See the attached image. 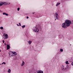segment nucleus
<instances>
[{"label": "nucleus", "mask_w": 73, "mask_h": 73, "mask_svg": "<svg viewBox=\"0 0 73 73\" xmlns=\"http://www.w3.org/2000/svg\"><path fill=\"white\" fill-rule=\"evenodd\" d=\"M71 24V22L68 20H66L65 22L62 24V28L64 29H66L67 28V27H69Z\"/></svg>", "instance_id": "f257e3e1"}, {"label": "nucleus", "mask_w": 73, "mask_h": 73, "mask_svg": "<svg viewBox=\"0 0 73 73\" xmlns=\"http://www.w3.org/2000/svg\"><path fill=\"white\" fill-rule=\"evenodd\" d=\"M41 30V27L39 25H38L35 27H34L33 31L35 32H38V31Z\"/></svg>", "instance_id": "f03ea898"}, {"label": "nucleus", "mask_w": 73, "mask_h": 73, "mask_svg": "<svg viewBox=\"0 0 73 73\" xmlns=\"http://www.w3.org/2000/svg\"><path fill=\"white\" fill-rule=\"evenodd\" d=\"M54 17H56V19L55 20V21L56 20V19H58L59 16H58V13H56L54 15Z\"/></svg>", "instance_id": "7ed1b4c3"}, {"label": "nucleus", "mask_w": 73, "mask_h": 73, "mask_svg": "<svg viewBox=\"0 0 73 73\" xmlns=\"http://www.w3.org/2000/svg\"><path fill=\"white\" fill-rule=\"evenodd\" d=\"M17 55V53L16 52H12V54H11V56H15Z\"/></svg>", "instance_id": "20e7f679"}, {"label": "nucleus", "mask_w": 73, "mask_h": 73, "mask_svg": "<svg viewBox=\"0 0 73 73\" xmlns=\"http://www.w3.org/2000/svg\"><path fill=\"white\" fill-rule=\"evenodd\" d=\"M7 48V50H9V49H10V45L9 44H7V46H6Z\"/></svg>", "instance_id": "39448f33"}, {"label": "nucleus", "mask_w": 73, "mask_h": 73, "mask_svg": "<svg viewBox=\"0 0 73 73\" xmlns=\"http://www.w3.org/2000/svg\"><path fill=\"white\" fill-rule=\"evenodd\" d=\"M24 64H25V62L24 61H22V64H21V66H23V65H24Z\"/></svg>", "instance_id": "423d86ee"}, {"label": "nucleus", "mask_w": 73, "mask_h": 73, "mask_svg": "<svg viewBox=\"0 0 73 73\" xmlns=\"http://www.w3.org/2000/svg\"><path fill=\"white\" fill-rule=\"evenodd\" d=\"M43 71L41 70H38L37 71V73H43Z\"/></svg>", "instance_id": "0eeeda50"}, {"label": "nucleus", "mask_w": 73, "mask_h": 73, "mask_svg": "<svg viewBox=\"0 0 73 73\" xmlns=\"http://www.w3.org/2000/svg\"><path fill=\"white\" fill-rule=\"evenodd\" d=\"M8 35L7 34H5V38L7 39L8 38Z\"/></svg>", "instance_id": "6e6552de"}, {"label": "nucleus", "mask_w": 73, "mask_h": 73, "mask_svg": "<svg viewBox=\"0 0 73 73\" xmlns=\"http://www.w3.org/2000/svg\"><path fill=\"white\" fill-rule=\"evenodd\" d=\"M2 3H3V5L4 4V5H7L8 4V2H2Z\"/></svg>", "instance_id": "1a4fd4ad"}, {"label": "nucleus", "mask_w": 73, "mask_h": 73, "mask_svg": "<svg viewBox=\"0 0 73 73\" xmlns=\"http://www.w3.org/2000/svg\"><path fill=\"white\" fill-rule=\"evenodd\" d=\"M3 15H6L7 16H8V14L5 13H3Z\"/></svg>", "instance_id": "9d476101"}, {"label": "nucleus", "mask_w": 73, "mask_h": 73, "mask_svg": "<svg viewBox=\"0 0 73 73\" xmlns=\"http://www.w3.org/2000/svg\"><path fill=\"white\" fill-rule=\"evenodd\" d=\"M59 38H63V36L62 35H59Z\"/></svg>", "instance_id": "9b49d317"}, {"label": "nucleus", "mask_w": 73, "mask_h": 73, "mask_svg": "<svg viewBox=\"0 0 73 73\" xmlns=\"http://www.w3.org/2000/svg\"><path fill=\"white\" fill-rule=\"evenodd\" d=\"M62 70H64L65 68H64V66L62 65L61 66Z\"/></svg>", "instance_id": "f8f14e48"}, {"label": "nucleus", "mask_w": 73, "mask_h": 73, "mask_svg": "<svg viewBox=\"0 0 73 73\" xmlns=\"http://www.w3.org/2000/svg\"><path fill=\"white\" fill-rule=\"evenodd\" d=\"M68 68V66H66L65 67H64V70H66Z\"/></svg>", "instance_id": "ddd939ff"}, {"label": "nucleus", "mask_w": 73, "mask_h": 73, "mask_svg": "<svg viewBox=\"0 0 73 73\" xmlns=\"http://www.w3.org/2000/svg\"><path fill=\"white\" fill-rule=\"evenodd\" d=\"M60 4V3H56V6L58 7V5H59Z\"/></svg>", "instance_id": "4468645a"}, {"label": "nucleus", "mask_w": 73, "mask_h": 73, "mask_svg": "<svg viewBox=\"0 0 73 73\" xmlns=\"http://www.w3.org/2000/svg\"><path fill=\"white\" fill-rule=\"evenodd\" d=\"M11 70L10 69H9L8 70V73H11Z\"/></svg>", "instance_id": "2eb2a0df"}, {"label": "nucleus", "mask_w": 73, "mask_h": 73, "mask_svg": "<svg viewBox=\"0 0 73 73\" xmlns=\"http://www.w3.org/2000/svg\"><path fill=\"white\" fill-rule=\"evenodd\" d=\"M41 17V16H40V15L37 16H36V17H37V18H39V17Z\"/></svg>", "instance_id": "dca6fc26"}, {"label": "nucleus", "mask_w": 73, "mask_h": 73, "mask_svg": "<svg viewBox=\"0 0 73 73\" xmlns=\"http://www.w3.org/2000/svg\"><path fill=\"white\" fill-rule=\"evenodd\" d=\"M29 42V45H30V44H31V43H32V41H29L28 42Z\"/></svg>", "instance_id": "f3484780"}, {"label": "nucleus", "mask_w": 73, "mask_h": 73, "mask_svg": "<svg viewBox=\"0 0 73 73\" xmlns=\"http://www.w3.org/2000/svg\"><path fill=\"white\" fill-rule=\"evenodd\" d=\"M3 3H2V2L0 3V7H1V6H2V5H3Z\"/></svg>", "instance_id": "a211bd4d"}, {"label": "nucleus", "mask_w": 73, "mask_h": 73, "mask_svg": "<svg viewBox=\"0 0 73 73\" xmlns=\"http://www.w3.org/2000/svg\"><path fill=\"white\" fill-rule=\"evenodd\" d=\"M31 50H33V47L32 46L30 47Z\"/></svg>", "instance_id": "6ab92c4d"}, {"label": "nucleus", "mask_w": 73, "mask_h": 73, "mask_svg": "<svg viewBox=\"0 0 73 73\" xmlns=\"http://www.w3.org/2000/svg\"><path fill=\"white\" fill-rule=\"evenodd\" d=\"M60 52H63V49H62V48H60Z\"/></svg>", "instance_id": "aec40b11"}, {"label": "nucleus", "mask_w": 73, "mask_h": 73, "mask_svg": "<svg viewBox=\"0 0 73 73\" xmlns=\"http://www.w3.org/2000/svg\"><path fill=\"white\" fill-rule=\"evenodd\" d=\"M25 25H24L23 26H22V27L23 28H25Z\"/></svg>", "instance_id": "412c9836"}, {"label": "nucleus", "mask_w": 73, "mask_h": 73, "mask_svg": "<svg viewBox=\"0 0 73 73\" xmlns=\"http://www.w3.org/2000/svg\"><path fill=\"white\" fill-rule=\"evenodd\" d=\"M68 62H68V61H66V64H68L69 63H68Z\"/></svg>", "instance_id": "4be33fe9"}, {"label": "nucleus", "mask_w": 73, "mask_h": 73, "mask_svg": "<svg viewBox=\"0 0 73 73\" xmlns=\"http://www.w3.org/2000/svg\"><path fill=\"white\" fill-rule=\"evenodd\" d=\"M0 29H3V27H1L0 28Z\"/></svg>", "instance_id": "5701e85b"}, {"label": "nucleus", "mask_w": 73, "mask_h": 73, "mask_svg": "<svg viewBox=\"0 0 73 73\" xmlns=\"http://www.w3.org/2000/svg\"><path fill=\"white\" fill-rule=\"evenodd\" d=\"M19 10H20V8H17V11H19Z\"/></svg>", "instance_id": "b1692460"}, {"label": "nucleus", "mask_w": 73, "mask_h": 73, "mask_svg": "<svg viewBox=\"0 0 73 73\" xmlns=\"http://www.w3.org/2000/svg\"><path fill=\"white\" fill-rule=\"evenodd\" d=\"M3 64H5H5H6V63L5 62H3Z\"/></svg>", "instance_id": "393cba45"}, {"label": "nucleus", "mask_w": 73, "mask_h": 73, "mask_svg": "<svg viewBox=\"0 0 73 73\" xmlns=\"http://www.w3.org/2000/svg\"><path fill=\"white\" fill-rule=\"evenodd\" d=\"M19 26H21V24H20V23H19Z\"/></svg>", "instance_id": "a878e982"}, {"label": "nucleus", "mask_w": 73, "mask_h": 73, "mask_svg": "<svg viewBox=\"0 0 73 73\" xmlns=\"http://www.w3.org/2000/svg\"><path fill=\"white\" fill-rule=\"evenodd\" d=\"M71 64H72V66H73V62H72L71 63Z\"/></svg>", "instance_id": "bb28decb"}, {"label": "nucleus", "mask_w": 73, "mask_h": 73, "mask_svg": "<svg viewBox=\"0 0 73 73\" xmlns=\"http://www.w3.org/2000/svg\"><path fill=\"white\" fill-rule=\"evenodd\" d=\"M3 43L4 44V40H3Z\"/></svg>", "instance_id": "cd10ccee"}, {"label": "nucleus", "mask_w": 73, "mask_h": 73, "mask_svg": "<svg viewBox=\"0 0 73 73\" xmlns=\"http://www.w3.org/2000/svg\"><path fill=\"white\" fill-rule=\"evenodd\" d=\"M29 18V17L27 16V19H28Z\"/></svg>", "instance_id": "c85d7f7f"}, {"label": "nucleus", "mask_w": 73, "mask_h": 73, "mask_svg": "<svg viewBox=\"0 0 73 73\" xmlns=\"http://www.w3.org/2000/svg\"><path fill=\"white\" fill-rule=\"evenodd\" d=\"M17 26H19V25H18L17 24Z\"/></svg>", "instance_id": "c756f323"}, {"label": "nucleus", "mask_w": 73, "mask_h": 73, "mask_svg": "<svg viewBox=\"0 0 73 73\" xmlns=\"http://www.w3.org/2000/svg\"><path fill=\"white\" fill-rule=\"evenodd\" d=\"M10 4V3H8V4H8L9 5V4Z\"/></svg>", "instance_id": "7c9ffc66"}, {"label": "nucleus", "mask_w": 73, "mask_h": 73, "mask_svg": "<svg viewBox=\"0 0 73 73\" xmlns=\"http://www.w3.org/2000/svg\"><path fill=\"white\" fill-rule=\"evenodd\" d=\"M32 13H33V14H34V13H35L33 12Z\"/></svg>", "instance_id": "2f4dec72"}, {"label": "nucleus", "mask_w": 73, "mask_h": 73, "mask_svg": "<svg viewBox=\"0 0 73 73\" xmlns=\"http://www.w3.org/2000/svg\"><path fill=\"white\" fill-rule=\"evenodd\" d=\"M3 63H2V64L3 65Z\"/></svg>", "instance_id": "473e14b6"}, {"label": "nucleus", "mask_w": 73, "mask_h": 73, "mask_svg": "<svg viewBox=\"0 0 73 73\" xmlns=\"http://www.w3.org/2000/svg\"><path fill=\"white\" fill-rule=\"evenodd\" d=\"M1 50H0V52H1Z\"/></svg>", "instance_id": "72a5a7b5"}, {"label": "nucleus", "mask_w": 73, "mask_h": 73, "mask_svg": "<svg viewBox=\"0 0 73 73\" xmlns=\"http://www.w3.org/2000/svg\"><path fill=\"white\" fill-rule=\"evenodd\" d=\"M4 44H5V43Z\"/></svg>", "instance_id": "f704fd0d"}, {"label": "nucleus", "mask_w": 73, "mask_h": 73, "mask_svg": "<svg viewBox=\"0 0 73 73\" xmlns=\"http://www.w3.org/2000/svg\"><path fill=\"white\" fill-rule=\"evenodd\" d=\"M9 54L10 55H11V54Z\"/></svg>", "instance_id": "c9c22d12"}, {"label": "nucleus", "mask_w": 73, "mask_h": 73, "mask_svg": "<svg viewBox=\"0 0 73 73\" xmlns=\"http://www.w3.org/2000/svg\"><path fill=\"white\" fill-rule=\"evenodd\" d=\"M1 11V10H0V11Z\"/></svg>", "instance_id": "e433bc0d"}]
</instances>
